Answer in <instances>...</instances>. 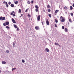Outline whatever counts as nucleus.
I'll return each mask as SVG.
<instances>
[{
    "mask_svg": "<svg viewBox=\"0 0 74 74\" xmlns=\"http://www.w3.org/2000/svg\"><path fill=\"white\" fill-rule=\"evenodd\" d=\"M5 18V17H0V20H2V21H4Z\"/></svg>",
    "mask_w": 74,
    "mask_h": 74,
    "instance_id": "obj_1",
    "label": "nucleus"
},
{
    "mask_svg": "<svg viewBox=\"0 0 74 74\" xmlns=\"http://www.w3.org/2000/svg\"><path fill=\"white\" fill-rule=\"evenodd\" d=\"M12 22L14 23H16V21H15V20H14V18H12Z\"/></svg>",
    "mask_w": 74,
    "mask_h": 74,
    "instance_id": "obj_2",
    "label": "nucleus"
},
{
    "mask_svg": "<svg viewBox=\"0 0 74 74\" xmlns=\"http://www.w3.org/2000/svg\"><path fill=\"white\" fill-rule=\"evenodd\" d=\"M46 23L47 25H49V21H48V19H47V21H46Z\"/></svg>",
    "mask_w": 74,
    "mask_h": 74,
    "instance_id": "obj_3",
    "label": "nucleus"
},
{
    "mask_svg": "<svg viewBox=\"0 0 74 74\" xmlns=\"http://www.w3.org/2000/svg\"><path fill=\"white\" fill-rule=\"evenodd\" d=\"M35 28L36 30H39L40 29V27L38 26H36Z\"/></svg>",
    "mask_w": 74,
    "mask_h": 74,
    "instance_id": "obj_4",
    "label": "nucleus"
},
{
    "mask_svg": "<svg viewBox=\"0 0 74 74\" xmlns=\"http://www.w3.org/2000/svg\"><path fill=\"white\" fill-rule=\"evenodd\" d=\"M40 15H39L37 17L38 21H40Z\"/></svg>",
    "mask_w": 74,
    "mask_h": 74,
    "instance_id": "obj_5",
    "label": "nucleus"
},
{
    "mask_svg": "<svg viewBox=\"0 0 74 74\" xmlns=\"http://www.w3.org/2000/svg\"><path fill=\"white\" fill-rule=\"evenodd\" d=\"M45 51H47V52H49V49L47 48H46L45 49Z\"/></svg>",
    "mask_w": 74,
    "mask_h": 74,
    "instance_id": "obj_6",
    "label": "nucleus"
},
{
    "mask_svg": "<svg viewBox=\"0 0 74 74\" xmlns=\"http://www.w3.org/2000/svg\"><path fill=\"white\" fill-rule=\"evenodd\" d=\"M2 63L3 64H7V62L5 61H2Z\"/></svg>",
    "mask_w": 74,
    "mask_h": 74,
    "instance_id": "obj_7",
    "label": "nucleus"
},
{
    "mask_svg": "<svg viewBox=\"0 0 74 74\" xmlns=\"http://www.w3.org/2000/svg\"><path fill=\"white\" fill-rule=\"evenodd\" d=\"M5 24L6 25H9V22L8 21L5 22Z\"/></svg>",
    "mask_w": 74,
    "mask_h": 74,
    "instance_id": "obj_8",
    "label": "nucleus"
},
{
    "mask_svg": "<svg viewBox=\"0 0 74 74\" xmlns=\"http://www.w3.org/2000/svg\"><path fill=\"white\" fill-rule=\"evenodd\" d=\"M64 30H65V32H68L67 29L66 28H65Z\"/></svg>",
    "mask_w": 74,
    "mask_h": 74,
    "instance_id": "obj_9",
    "label": "nucleus"
},
{
    "mask_svg": "<svg viewBox=\"0 0 74 74\" xmlns=\"http://www.w3.org/2000/svg\"><path fill=\"white\" fill-rule=\"evenodd\" d=\"M55 45H58L59 46V47H60V45H59V44L57 43H56V42L55 43Z\"/></svg>",
    "mask_w": 74,
    "mask_h": 74,
    "instance_id": "obj_10",
    "label": "nucleus"
},
{
    "mask_svg": "<svg viewBox=\"0 0 74 74\" xmlns=\"http://www.w3.org/2000/svg\"><path fill=\"white\" fill-rule=\"evenodd\" d=\"M10 6H11V7H14V4L12 3L11 4Z\"/></svg>",
    "mask_w": 74,
    "mask_h": 74,
    "instance_id": "obj_11",
    "label": "nucleus"
},
{
    "mask_svg": "<svg viewBox=\"0 0 74 74\" xmlns=\"http://www.w3.org/2000/svg\"><path fill=\"white\" fill-rule=\"evenodd\" d=\"M13 13H14V14L15 13V12L14 11H13L10 14V15H13Z\"/></svg>",
    "mask_w": 74,
    "mask_h": 74,
    "instance_id": "obj_12",
    "label": "nucleus"
},
{
    "mask_svg": "<svg viewBox=\"0 0 74 74\" xmlns=\"http://www.w3.org/2000/svg\"><path fill=\"white\" fill-rule=\"evenodd\" d=\"M64 21H65V20H64V18H62L61 20V22H64Z\"/></svg>",
    "mask_w": 74,
    "mask_h": 74,
    "instance_id": "obj_13",
    "label": "nucleus"
},
{
    "mask_svg": "<svg viewBox=\"0 0 74 74\" xmlns=\"http://www.w3.org/2000/svg\"><path fill=\"white\" fill-rule=\"evenodd\" d=\"M69 21L70 22H71V23L73 22V21H71V18H69Z\"/></svg>",
    "mask_w": 74,
    "mask_h": 74,
    "instance_id": "obj_14",
    "label": "nucleus"
},
{
    "mask_svg": "<svg viewBox=\"0 0 74 74\" xmlns=\"http://www.w3.org/2000/svg\"><path fill=\"white\" fill-rule=\"evenodd\" d=\"M70 9L71 10H73V7L72 6H71L70 7Z\"/></svg>",
    "mask_w": 74,
    "mask_h": 74,
    "instance_id": "obj_15",
    "label": "nucleus"
},
{
    "mask_svg": "<svg viewBox=\"0 0 74 74\" xmlns=\"http://www.w3.org/2000/svg\"><path fill=\"white\" fill-rule=\"evenodd\" d=\"M18 3V1H16L14 2V3L15 4H17Z\"/></svg>",
    "mask_w": 74,
    "mask_h": 74,
    "instance_id": "obj_16",
    "label": "nucleus"
},
{
    "mask_svg": "<svg viewBox=\"0 0 74 74\" xmlns=\"http://www.w3.org/2000/svg\"><path fill=\"white\" fill-rule=\"evenodd\" d=\"M15 69H16V68H12V71H14V70H15Z\"/></svg>",
    "mask_w": 74,
    "mask_h": 74,
    "instance_id": "obj_17",
    "label": "nucleus"
},
{
    "mask_svg": "<svg viewBox=\"0 0 74 74\" xmlns=\"http://www.w3.org/2000/svg\"><path fill=\"white\" fill-rule=\"evenodd\" d=\"M55 21L56 22V23H58V21L56 19H55Z\"/></svg>",
    "mask_w": 74,
    "mask_h": 74,
    "instance_id": "obj_18",
    "label": "nucleus"
},
{
    "mask_svg": "<svg viewBox=\"0 0 74 74\" xmlns=\"http://www.w3.org/2000/svg\"><path fill=\"white\" fill-rule=\"evenodd\" d=\"M47 8H51V7H50V5H47Z\"/></svg>",
    "mask_w": 74,
    "mask_h": 74,
    "instance_id": "obj_19",
    "label": "nucleus"
},
{
    "mask_svg": "<svg viewBox=\"0 0 74 74\" xmlns=\"http://www.w3.org/2000/svg\"><path fill=\"white\" fill-rule=\"evenodd\" d=\"M35 8H36V9H38V6H37V5H35Z\"/></svg>",
    "mask_w": 74,
    "mask_h": 74,
    "instance_id": "obj_20",
    "label": "nucleus"
},
{
    "mask_svg": "<svg viewBox=\"0 0 74 74\" xmlns=\"http://www.w3.org/2000/svg\"><path fill=\"white\" fill-rule=\"evenodd\" d=\"M59 12V10H56L55 11V13L57 14V12Z\"/></svg>",
    "mask_w": 74,
    "mask_h": 74,
    "instance_id": "obj_21",
    "label": "nucleus"
},
{
    "mask_svg": "<svg viewBox=\"0 0 74 74\" xmlns=\"http://www.w3.org/2000/svg\"><path fill=\"white\" fill-rule=\"evenodd\" d=\"M22 63H25V61L24 60H22Z\"/></svg>",
    "mask_w": 74,
    "mask_h": 74,
    "instance_id": "obj_22",
    "label": "nucleus"
},
{
    "mask_svg": "<svg viewBox=\"0 0 74 74\" xmlns=\"http://www.w3.org/2000/svg\"><path fill=\"white\" fill-rule=\"evenodd\" d=\"M14 27H15V28H17V26H16V25H14Z\"/></svg>",
    "mask_w": 74,
    "mask_h": 74,
    "instance_id": "obj_23",
    "label": "nucleus"
},
{
    "mask_svg": "<svg viewBox=\"0 0 74 74\" xmlns=\"http://www.w3.org/2000/svg\"><path fill=\"white\" fill-rule=\"evenodd\" d=\"M64 9H65V10H67V7L65 6L64 7Z\"/></svg>",
    "mask_w": 74,
    "mask_h": 74,
    "instance_id": "obj_24",
    "label": "nucleus"
},
{
    "mask_svg": "<svg viewBox=\"0 0 74 74\" xmlns=\"http://www.w3.org/2000/svg\"><path fill=\"white\" fill-rule=\"evenodd\" d=\"M5 27L6 28V29H10V27L8 26H6Z\"/></svg>",
    "mask_w": 74,
    "mask_h": 74,
    "instance_id": "obj_25",
    "label": "nucleus"
},
{
    "mask_svg": "<svg viewBox=\"0 0 74 74\" xmlns=\"http://www.w3.org/2000/svg\"><path fill=\"white\" fill-rule=\"evenodd\" d=\"M48 16L50 17V18H51V14H49Z\"/></svg>",
    "mask_w": 74,
    "mask_h": 74,
    "instance_id": "obj_26",
    "label": "nucleus"
},
{
    "mask_svg": "<svg viewBox=\"0 0 74 74\" xmlns=\"http://www.w3.org/2000/svg\"><path fill=\"white\" fill-rule=\"evenodd\" d=\"M27 3V4H30V1H28Z\"/></svg>",
    "mask_w": 74,
    "mask_h": 74,
    "instance_id": "obj_27",
    "label": "nucleus"
},
{
    "mask_svg": "<svg viewBox=\"0 0 74 74\" xmlns=\"http://www.w3.org/2000/svg\"><path fill=\"white\" fill-rule=\"evenodd\" d=\"M3 26H6V25L5 24V23H3Z\"/></svg>",
    "mask_w": 74,
    "mask_h": 74,
    "instance_id": "obj_28",
    "label": "nucleus"
},
{
    "mask_svg": "<svg viewBox=\"0 0 74 74\" xmlns=\"http://www.w3.org/2000/svg\"><path fill=\"white\" fill-rule=\"evenodd\" d=\"M35 10H36V12H38V9H35Z\"/></svg>",
    "mask_w": 74,
    "mask_h": 74,
    "instance_id": "obj_29",
    "label": "nucleus"
},
{
    "mask_svg": "<svg viewBox=\"0 0 74 74\" xmlns=\"http://www.w3.org/2000/svg\"><path fill=\"white\" fill-rule=\"evenodd\" d=\"M18 11L20 13H21V9H19Z\"/></svg>",
    "mask_w": 74,
    "mask_h": 74,
    "instance_id": "obj_30",
    "label": "nucleus"
},
{
    "mask_svg": "<svg viewBox=\"0 0 74 74\" xmlns=\"http://www.w3.org/2000/svg\"><path fill=\"white\" fill-rule=\"evenodd\" d=\"M8 4L9 5H10V4H11V2H9V3H8Z\"/></svg>",
    "mask_w": 74,
    "mask_h": 74,
    "instance_id": "obj_31",
    "label": "nucleus"
},
{
    "mask_svg": "<svg viewBox=\"0 0 74 74\" xmlns=\"http://www.w3.org/2000/svg\"><path fill=\"white\" fill-rule=\"evenodd\" d=\"M6 52L7 53H9V51H8V50H7L6 51Z\"/></svg>",
    "mask_w": 74,
    "mask_h": 74,
    "instance_id": "obj_32",
    "label": "nucleus"
},
{
    "mask_svg": "<svg viewBox=\"0 0 74 74\" xmlns=\"http://www.w3.org/2000/svg\"><path fill=\"white\" fill-rule=\"evenodd\" d=\"M71 16H73V13H71Z\"/></svg>",
    "mask_w": 74,
    "mask_h": 74,
    "instance_id": "obj_33",
    "label": "nucleus"
},
{
    "mask_svg": "<svg viewBox=\"0 0 74 74\" xmlns=\"http://www.w3.org/2000/svg\"><path fill=\"white\" fill-rule=\"evenodd\" d=\"M62 28L63 29H64V26H62Z\"/></svg>",
    "mask_w": 74,
    "mask_h": 74,
    "instance_id": "obj_34",
    "label": "nucleus"
},
{
    "mask_svg": "<svg viewBox=\"0 0 74 74\" xmlns=\"http://www.w3.org/2000/svg\"><path fill=\"white\" fill-rule=\"evenodd\" d=\"M48 12H51V10L50 9H49L48 10Z\"/></svg>",
    "mask_w": 74,
    "mask_h": 74,
    "instance_id": "obj_35",
    "label": "nucleus"
},
{
    "mask_svg": "<svg viewBox=\"0 0 74 74\" xmlns=\"http://www.w3.org/2000/svg\"><path fill=\"white\" fill-rule=\"evenodd\" d=\"M28 16H29V17H30V14H28Z\"/></svg>",
    "mask_w": 74,
    "mask_h": 74,
    "instance_id": "obj_36",
    "label": "nucleus"
},
{
    "mask_svg": "<svg viewBox=\"0 0 74 74\" xmlns=\"http://www.w3.org/2000/svg\"><path fill=\"white\" fill-rule=\"evenodd\" d=\"M13 16H16V15H15V14H13Z\"/></svg>",
    "mask_w": 74,
    "mask_h": 74,
    "instance_id": "obj_37",
    "label": "nucleus"
},
{
    "mask_svg": "<svg viewBox=\"0 0 74 74\" xmlns=\"http://www.w3.org/2000/svg\"><path fill=\"white\" fill-rule=\"evenodd\" d=\"M13 47H15V43H13Z\"/></svg>",
    "mask_w": 74,
    "mask_h": 74,
    "instance_id": "obj_38",
    "label": "nucleus"
},
{
    "mask_svg": "<svg viewBox=\"0 0 74 74\" xmlns=\"http://www.w3.org/2000/svg\"><path fill=\"white\" fill-rule=\"evenodd\" d=\"M6 5L7 7H8V4Z\"/></svg>",
    "mask_w": 74,
    "mask_h": 74,
    "instance_id": "obj_39",
    "label": "nucleus"
},
{
    "mask_svg": "<svg viewBox=\"0 0 74 74\" xmlns=\"http://www.w3.org/2000/svg\"><path fill=\"white\" fill-rule=\"evenodd\" d=\"M27 11H28V9H27L26 10H25V12H27Z\"/></svg>",
    "mask_w": 74,
    "mask_h": 74,
    "instance_id": "obj_40",
    "label": "nucleus"
},
{
    "mask_svg": "<svg viewBox=\"0 0 74 74\" xmlns=\"http://www.w3.org/2000/svg\"><path fill=\"white\" fill-rule=\"evenodd\" d=\"M60 19H62V18H63V16H61L60 18Z\"/></svg>",
    "mask_w": 74,
    "mask_h": 74,
    "instance_id": "obj_41",
    "label": "nucleus"
},
{
    "mask_svg": "<svg viewBox=\"0 0 74 74\" xmlns=\"http://www.w3.org/2000/svg\"><path fill=\"white\" fill-rule=\"evenodd\" d=\"M55 26L56 27H57V25H56V24H55Z\"/></svg>",
    "mask_w": 74,
    "mask_h": 74,
    "instance_id": "obj_42",
    "label": "nucleus"
},
{
    "mask_svg": "<svg viewBox=\"0 0 74 74\" xmlns=\"http://www.w3.org/2000/svg\"><path fill=\"white\" fill-rule=\"evenodd\" d=\"M42 25H44V21H42Z\"/></svg>",
    "mask_w": 74,
    "mask_h": 74,
    "instance_id": "obj_43",
    "label": "nucleus"
},
{
    "mask_svg": "<svg viewBox=\"0 0 74 74\" xmlns=\"http://www.w3.org/2000/svg\"><path fill=\"white\" fill-rule=\"evenodd\" d=\"M31 3H32V4H33V1H32Z\"/></svg>",
    "mask_w": 74,
    "mask_h": 74,
    "instance_id": "obj_44",
    "label": "nucleus"
},
{
    "mask_svg": "<svg viewBox=\"0 0 74 74\" xmlns=\"http://www.w3.org/2000/svg\"><path fill=\"white\" fill-rule=\"evenodd\" d=\"M17 30L18 31H19V28H17Z\"/></svg>",
    "mask_w": 74,
    "mask_h": 74,
    "instance_id": "obj_45",
    "label": "nucleus"
},
{
    "mask_svg": "<svg viewBox=\"0 0 74 74\" xmlns=\"http://www.w3.org/2000/svg\"><path fill=\"white\" fill-rule=\"evenodd\" d=\"M69 25H70V23L69 22L68 23V25L69 26Z\"/></svg>",
    "mask_w": 74,
    "mask_h": 74,
    "instance_id": "obj_46",
    "label": "nucleus"
},
{
    "mask_svg": "<svg viewBox=\"0 0 74 74\" xmlns=\"http://www.w3.org/2000/svg\"><path fill=\"white\" fill-rule=\"evenodd\" d=\"M73 7H74V3L73 4V5H72Z\"/></svg>",
    "mask_w": 74,
    "mask_h": 74,
    "instance_id": "obj_47",
    "label": "nucleus"
},
{
    "mask_svg": "<svg viewBox=\"0 0 74 74\" xmlns=\"http://www.w3.org/2000/svg\"><path fill=\"white\" fill-rule=\"evenodd\" d=\"M5 4H6V5H7V4H7V2H5Z\"/></svg>",
    "mask_w": 74,
    "mask_h": 74,
    "instance_id": "obj_48",
    "label": "nucleus"
},
{
    "mask_svg": "<svg viewBox=\"0 0 74 74\" xmlns=\"http://www.w3.org/2000/svg\"><path fill=\"white\" fill-rule=\"evenodd\" d=\"M1 70H0V73H1Z\"/></svg>",
    "mask_w": 74,
    "mask_h": 74,
    "instance_id": "obj_49",
    "label": "nucleus"
},
{
    "mask_svg": "<svg viewBox=\"0 0 74 74\" xmlns=\"http://www.w3.org/2000/svg\"><path fill=\"white\" fill-rule=\"evenodd\" d=\"M22 15H23V14H21V16H23Z\"/></svg>",
    "mask_w": 74,
    "mask_h": 74,
    "instance_id": "obj_50",
    "label": "nucleus"
},
{
    "mask_svg": "<svg viewBox=\"0 0 74 74\" xmlns=\"http://www.w3.org/2000/svg\"><path fill=\"white\" fill-rule=\"evenodd\" d=\"M49 41H50V43H51V40H49Z\"/></svg>",
    "mask_w": 74,
    "mask_h": 74,
    "instance_id": "obj_51",
    "label": "nucleus"
},
{
    "mask_svg": "<svg viewBox=\"0 0 74 74\" xmlns=\"http://www.w3.org/2000/svg\"><path fill=\"white\" fill-rule=\"evenodd\" d=\"M3 3H4V4H5V1H4L3 2Z\"/></svg>",
    "mask_w": 74,
    "mask_h": 74,
    "instance_id": "obj_52",
    "label": "nucleus"
},
{
    "mask_svg": "<svg viewBox=\"0 0 74 74\" xmlns=\"http://www.w3.org/2000/svg\"><path fill=\"white\" fill-rule=\"evenodd\" d=\"M21 17H22V16H20V18H21Z\"/></svg>",
    "mask_w": 74,
    "mask_h": 74,
    "instance_id": "obj_53",
    "label": "nucleus"
},
{
    "mask_svg": "<svg viewBox=\"0 0 74 74\" xmlns=\"http://www.w3.org/2000/svg\"><path fill=\"white\" fill-rule=\"evenodd\" d=\"M43 11H44V12H45V10H44Z\"/></svg>",
    "mask_w": 74,
    "mask_h": 74,
    "instance_id": "obj_54",
    "label": "nucleus"
}]
</instances>
